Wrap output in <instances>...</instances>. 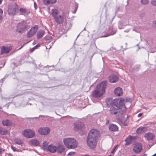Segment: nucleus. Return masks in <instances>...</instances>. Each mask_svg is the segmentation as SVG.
Masks as SVG:
<instances>
[{
  "instance_id": "31",
  "label": "nucleus",
  "mask_w": 156,
  "mask_h": 156,
  "mask_svg": "<svg viewBox=\"0 0 156 156\" xmlns=\"http://www.w3.org/2000/svg\"><path fill=\"white\" fill-rule=\"evenodd\" d=\"M141 2L143 4L146 5L149 3V1L148 0H141Z\"/></svg>"
},
{
  "instance_id": "46",
  "label": "nucleus",
  "mask_w": 156,
  "mask_h": 156,
  "mask_svg": "<svg viewBox=\"0 0 156 156\" xmlns=\"http://www.w3.org/2000/svg\"><path fill=\"white\" fill-rule=\"evenodd\" d=\"M24 46V44L23 45H22L20 48H19L18 50H20V49L21 48H22L23 47V46Z\"/></svg>"
},
{
  "instance_id": "15",
  "label": "nucleus",
  "mask_w": 156,
  "mask_h": 156,
  "mask_svg": "<svg viewBox=\"0 0 156 156\" xmlns=\"http://www.w3.org/2000/svg\"><path fill=\"white\" fill-rule=\"evenodd\" d=\"M114 93L116 95L120 96L122 95V89L120 87H117L115 89Z\"/></svg>"
},
{
  "instance_id": "27",
  "label": "nucleus",
  "mask_w": 156,
  "mask_h": 156,
  "mask_svg": "<svg viewBox=\"0 0 156 156\" xmlns=\"http://www.w3.org/2000/svg\"><path fill=\"white\" fill-rule=\"evenodd\" d=\"M14 141L16 144L18 145H20L23 144V142L20 138H17Z\"/></svg>"
},
{
  "instance_id": "51",
  "label": "nucleus",
  "mask_w": 156,
  "mask_h": 156,
  "mask_svg": "<svg viewBox=\"0 0 156 156\" xmlns=\"http://www.w3.org/2000/svg\"><path fill=\"white\" fill-rule=\"evenodd\" d=\"M155 25L156 26V21L154 22Z\"/></svg>"
},
{
  "instance_id": "24",
  "label": "nucleus",
  "mask_w": 156,
  "mask_h": 156,
  "mask_svg": "<svg viewBox=\"0 0 156 156\" xmlns=\"http://www.w3.org/2000/svg\"><path fill=\"white\" fill-rule=\"evenodd\" d=\"M57 149V150L58 152L59 153H62L64 151L65 148L63 145H60L58 146Z\"/></svg>"
},
{
  "instance_id": "10",
  "label": "nucleus",
  "mask_w": 156,
  "mask_h": 156,
  "mask_svg": "<svg viewBox=\"0 0 156 156\" xmlns=\"http://www.w3.org/2000/svg\"><path fill=\"white\" fill-rule=\"evenodd\" d=\"M12 49L10 45H5L2 46L1 48V55L9 53Z\"/></svg>"
},
{
  "instance_id": "1",
  "label": "nucleus",
  "mask_w": 156,
  "mask_h": 156,
  "mask_svg": "<svg viewBox=\"0 0 156 156\" xmlns=\"http://www.w3.org/2000/svg\"><path fill=\"white\" fill-rule=\"evenodd\" d=\"M110 104L111 106L109 111L112 115H122L126 112V108L124 101L119 99H114Z\"/></svg>"
},
{
  "instance_id": "11",
  "label": "nucleus",
  "mask_w": 156,
  "mask_h": 156,
  "mask_svg": "<svg viewBox=\"0 0 156 156\" xmlns=\"http://www.w3.org/2000/svg\"><path fill=\"white\" fill-rule=\"evenodd\" d=\"M38 131L41 135H46L49 133L50 130L48 127L41 128L38 129Z\"/></svg>"
},
{
  "instance_id": "40",
  "label": "nucleus",
  "mask_w": 156,
  "mask_h": 156,
  "mask_svg": "<svg viewBox=\"0 0 156 156\" xmlns=\"http://www.w3.org/2000/svg\"><path fill=\"white\" fill-rule=\"evenodd\" d=\"M3 13V12L2 10L1 9H0V14H2Z\"/></svg>"
},
{
  "instance_id": "39",
  "label": "nucleus",
  "mask_w": 156,
  "mask_h": 156,
  "mask_svg": "<svg viewBox=\"0 0 156 156\" xmlns=\"http://www.w3.org/2000/svg\"><path fill=\"white\" fill-rule=\"evenodd\" d=\"M142 113H139L138 115V117H141L142 115Z\"/></svg>"
},
{
  "instance_id": "34",
  "label": "nucleus",
  "mask_w": 156,
  "mask_h": 156,
  "mask_svg": "<svg viewBox=\"0 0 156 156\" xmlns=\"http://www.w3.org/2000/svg\"><path fill=\"white\" fill-rule=\"evenodd\" d=\"M78 4L77 3H76L75 5V10L73 12V13H75L76 12L77 10V8H78Z\"/></svg>"
},
{
  "instance_id": "47",
  "label": "nucleus",
  "mask_w": 156,
  "mask_h": 156,
  "mask_svg": "<svg viewBox=\"0 0 156 156\" xmlns=\"http://www.w3.org/2000/svg\"><path fill=\"white\" fill-rule=\"evenodd\" d=\"M82 156H90L89 155L86 154L82 155Z\"/></svg>"
},
{
  "instance_id": "29",
  "label": "nucleus",
  "mask_w": 156,
  "mask_h": 156,
  "mask_svg": "<svg viewBox=\"0 0 156 156\" xmlns=\"http://www.w3.org/2000/svg\"><path fill=\"white\" fill-rule=\"evenodd\" d=\"M129 136L130 137L131 136ZM125 141L126 142V143L125 144V145L127 146L130 144V143L131 142L130 137L129 138V136L127 138H126V139Z\"/></svg>"
},
{
  "instance_id": "44",
  "label": "nucleus",
  "mask_w": 156,
  "mask_h": 156,
  "mask_svg": "<svg viewBox=\"0 0 156 156\" xmlns=\"http://www.w3.org/2000/svg\"><path fill=\"white\" fill-rule=\"evenodd\" d=\"M8 156H12V155L10 153H9V154H8Z\"/></svg>"
},
{
  "instance_id": "30",
  "label": "nucleus",
  "mask_w": 156,
  "mask_h": 156,
  "mask_svg": "<svg viewBox=\"0 0 156 156\" xmlns=\"http://www.w3.org/2000/svg\"><path fill=\"white\" fill-rule=\"evenodd\" d=\"M7 133V131L2 128L0 127V134L2 135H5Z\"/></svg>"
},
{
  "instance_id": "33",
  "label": "nucleus",
  "mask_w": 156,
  "mask_h": 156,
  "mask_svg": "<svg viewBox=\"0 0 156 156\" xmlns=\"http://www.w3.org/2000/svg\"><path fill=\"white\" fill-rule=\"evenodd\" d=\"M151 3L152 5L156 6V0H151Z\"/></svg>"
},
{
  "instance_id": "42",
  "label": "nucleus",
  "mask_w": 156,
  "mask_h": 156,
  "mask_svg": "<svg viewBox=\"0 0 156 156\" xmlns=\"http://www.w3.org/2000/svg\"><path fill=\"white\" fill-rule=\"evenodd\" d=\"M116 148V147H115L113 149V150L112 151V152H111V153H113L114 152V151L115 150V148Z\"/></svg>"
},
{
  "instance_id": "2",
  "label": "nucleus",
  "mask_w": 156,
  "mask_h": 156,
  "mask_svg": "<svg viewBox=\"0 0 156 156\" xmlns=\"http://www.w3.org/2000/svg\"><path fill=\"white\" fill-rule=\"evenodd\" d=\"M99 131L94 129H91L89 132L87 139V144L89 147L94 149L97 144V139L99 136Z\"/></svg>"
},
{
  "instance_id": "18",
  "label": "nucleus",
  "mask_w": 156,
  "mask_h": 156,
  "mask_svg": "<svg viewBox=\"0 0 156 156\" xmlns=\"http://www.w3.org/2000/svg\"><path fill=\"white\" fill-rule=\"evenodd\" d=\"M57 149V148L56 146L50 145L48 146V147L46 151H48L51 153H54L56 151Z\"/></svg>"
},
{
  "instance_id": "35",
  "label": "nucleus",
  "mask_w": 156,
  "mask_h": 156,
  "mask_svg": "<svg viewBox=\"0 0 156 156\" xmlns=\"http://www.w3.org/2000/svg\"><path fill=\"white\" fill-rule=\"evenodd\" d=\"M12 149L14 151H17V150L16 149V147L13 146H11V147Z\"/></svg>"
},
{
  "instance_id": "16",
  "label": "nucleus",
  "mask_w": 156,
  "mask_h": 156,
  "mask_svg": "<svg viewBox=\"0 0 156 156\" xmlns=\"http://www.w3.org/2000/svg\"><path fill=\"white\" fill-rule=\"evenodd\" d=\"M19 11L20 13V14L22 15H27L30 13V12L29 10L25 8H20Z\"/></svg>"
},
{
  "instance_id": "4",
  "label": "nucleus",
  "mask_w": 156,
  "mask_h": 156,
  "mask_svg": "<svg viewBox=\"0 0 156 156\" xmlns=\"http://www.w3.org/2000/svg\"><path fill=\"white\" fill-rule=\"evenodd\" d=\"M51 14L55 22L58 24H62L64 20L63 15L59 13L58 9H52Z\"/></svg>"
},
{
  "instance_id": "32",
  "label": "nucleus",
  "mask_w": 156,
  "mask_h": 156,
  "mask_svg": "<svg viewBox=\"0 0 156 156\" xmlns=\"http://www.w3.org/2000/svg\"><path fill=\"white\" fill-rule=\"evenodd\" d=\"M51 36L50 35L46 36L44 37V39L46 40H49L52 39Z\"/></svg>"
},
{
  "instance_id": "13",
  "label": "nucleus",
  "mask_w": 156,
  "mask_h": 156,
  "mask_svg": "<svg viewBox=\"0 0 156 156\" xmlns=\"http://www.w3.org/2000/svg\"><path fill=\"white\" fill-rule=\"evenodd\" d=\"M142 148L141 144L140 143H137L134 146L133 148V150L135 152L139 153L141 151Z\"/></svg>"
},
{
  "instance_id": "43",
  "label": "nucleus",
  "mask_w": 156,
  "mask_h": 156,
  "mask_svg": "<svg viewBox=\"0 0 156 156\" xmlns=\"http://www.w3.org/2000/svg\"><path fill=\"white\" fill-rule=\"evenodd\" d=\"M2 16L1 15V14H0V21L2 19Z\"/></svg>"
},
{
  "instance_id": "8",
  "label": "nucleus",
  "mask_w": 156,
  "mask_h": 156,
  "mask_svg": "<svg viewBox=\"0 0 156 156\" xmlns=\"http://www.w3.org/2000/svg\"><path fill=\"white\" fill-rule=\"evenodd\" d=\"M38 28V25H35L31 28L27 34V37H30L33 36L36 33Z\"/></svg>"
},
{
  "instance_id": "5",
  "label": "nucleus",
  "mask_w": 156,
  "mask_h": 156,
  "mask_svg": "<svg viewBox=\"0 0 156 156\" xmlns=\"http://www.w3.org/2000/svg\"><path fill=\"white\" fill-rule=\"evenodd\" d=\"M64 144L66 147L69 149H75L77 147L78 142L73 138H67L64 139Z\"/></svg>"
},
{
  "instance_id": "48",
  "label": "nucleus",
  "mask_w": 156,
  "mask_h": 156,
  "mask_svg": "<svg viewBox=\"0 0 156 156\" xmlns=\"http://www.w3.org/2000/svg\"><path fill=\"white\" fill-rule=\"evenodd\" d=\"M2 0H0V5L2 3Z\"/></svg>"
},
{
  "instance_id": "3",
  "label": "nucleus",
  "mask_w": 156,
  "mask_h": 156,
  "mask_svg": "<svg viewBox=\"0 0 156 156\" xmlns=\"http://www.w3.org/2000/svg\"><path fill=\"white\" fill-rule=\"evenodd\" d=\"M107 83V81H103L96 86V89L92 93L93 97L99 98L103 95L105 92Z\"/></svg>"
},
{
  "instance_id": "17",
  "label": "nucleus",
  "mask_w": 156,
  "mask_h": 156,
  "mask_svg": "<svg viewBox=\"0 0 156 156\" xmlns=\"http://www.w3.org/2000/svg\"><path fill=\"white\" fill-rule=\"evenodd\" d=\"M118 80V78L116 76L112 75L109 77V80L110 82L114 83L117 82Z\"/></svg>"
},
{
  "instance_id": "54",
  "label": "nucleus",
  "mask_w": 156,
  "mask_h": 156,
  "mask_svg": "<svg viewBox=\"0 0 156 156\" xmlns=\"http://www.w3.org/2000/svg\"><path fill=\"white\" fill-rule=\"evenodd\" d=\"M108 156H112L111 155H109Z\"/></svg>"
},
{
  "instance_id": "52",
  "label": "nucleus",
  "mask_w": 156,
  "mask_h": 156,
  "mask_svg": "<svg viewBox=\"0 0 156 156\" xmlns=\"http://www.w3.org/2000/svg\"><path fill=\"white\" fill-rule=\"evenodd\" d=\"M128 117H129V116L128 115H127V118H128Z\"/></svg>"
},
{
  "instance_id": "22",
  "label": "nucleus",
  "mask_w": 156,
  "mask_h": 156,
  "mask_svg": "<svg viewBox=\"0 0 156 156\" xmlns=\"http://www.w3.org/2000/svg\"><path fill=\"white\" fill-rule=\"evenodd\" d=\"M56 0H44V3L45 5H50L56 3Z\"/></svg>"
},
{
  "instance_id": "28",
  "label": "nucleus",
  "mask_w": 156,
  "mask_h": 156,
  "mask_svg": "<svg viewBox=\"0 0 156 156\" xmlns=\"http://www.w3.org/2000/svg\"><path fill=\"white\" fill-rule=\"evenodd\" d=\"M42 146L43 149L44 150L46 151L48 147V146H49L48 145V143L46 141H44L43 142Z\"/></svg>"
},
{
  "instance_id": "55",
  "label": "nucleus",
  "mask_w": 156,
  "mask_h": 156,
  "mask_svg": "<svg viewBox=\"0 0 156 156\" xmlns=\"http://www.w3.org/2000/svg\"><path fill=\"white\" fill-rule=\"evenodd\" d=\"M51 48V46H50L49 48Z\"/></svg>"
},
{
  "instance_id": "23",
  "label": "nucleus",
  "mask_w": 156,
  "mask_h": 156,
  "mask_svg": "<svg viewBox=\"0 0 156 156\" xmlns=\"http://www.w3.org/2000/svg\"><path fill=\"white\" fill-rule=\"evenodd\" d=\"M45 32L43 30H41L39 31L37 34V38L40 39L42 38L44 35Z\"/></svg>"
},
{
  "instance_id": "41",
  "label": "nucleus",
  "mask_w": 156,
  "mask_h": 156,
  "mask_svg": "<svg viewBox=\"0 0 156 156\" xmlns=\"http://www.w3.org/2000/svg\"><path fill=\"white\" fill-rule=\"evenodd\" d=\"M73 153H74V152H70L69 153L68 155H70L72 154Z\"/></svg>"
},
{
  "instance_id": "7",
  "label": "nucleus",
  "mask_w": 156,
  "mask_h": 156,
  "mask_svg": "<svg viewBox=\"0 0 156 156\" xmlns=\"http://www.w3.org/2000/svg\"><path fill=\"white\" fill-rule=\"evenodd\" d=\"M8 8V12L9 16H13L18 13V6L16 3L10 4Z\"/></svg>"
},
{
  "instance_id": "9",
  "label": "nucleus",
  "mask_w": 156,
  "mask_h": 156,
  "mask_svg": "<svg viewBox=\"0 0 156 156\" xmlns=\"http://www.w3.org/2000/svg\"><path fill=\"white\" fill-rule=\"evenodd\" d=\"M23 133L25 137L27 138H32L35 135V133L34 131L30 129L24 130Z\"/></svg>"
},
{
  "instance_id": "45",
  "label": "nucleus",
  "mask_w": 156,
  "mask_h": 156,
  "mask_svg": "<svg viewBox=\"0 0 156 156\" xmlns=\"http://www.w3.org/2000/svg\"><path fill=\"white\" fill-rule=\"evenodd\" d=\"M109 123V121L108 120L107 121H106V124H108Z\"/></svg>"
},
{
  "instance_id": "26",
  "label": "nucleus",
  "mask_w": 156,
  "mask_h": 156,
  "mask_svg": "<svg viewBox=\"0 0 156 156\" xmlns=\"http://www.w3.org/2000/svg\"><path fill=\"white\" fill-rule=\"evenodd\" d=\"M2 123L3 125L6 126H10L11 125V122L9 120H3L2 121Z\"/></svg>"
},
{
  "instance_id": "20",
  "label": "nucleus",
  "mask_w": 156,
  "mask_h": 156,
  "mask_svg": "<svg viewBox=\"0 0 156 156\" xmlns=\"http://www.w3.org/2000/svg\"><path fill=\"white\" fill-rule=\"evenodd\" d=\"M30 144L34 146H39L40 143L39 141L36 139H32L30 141Z\"/></svg>"
},
{
  "instance_id": "50",
  "label": "nucleus",
  "mask_w": 156,
  "mask_h": 156,
  "mask_svg": "<svg viewBox=\"0 0 156 156\" xmlns=\"http://www.w3.org/2000/svg\"><path fill=\"white\" fill-rule=\"evenodd\" d=\"M3 79H2L1 80V81H2L3 80Z\"/></svg>"
},
{
  "instance_id": "19",
  "label": "nucleus",
  "mask_w": 156,
  "mask_h": 156,
  "mask_svg": "<svg viewBox=\"0 0 156 156\" xmlns=\"http://www.w3.org/2000/svg\"><path fill=\"white\" fill-rule=\"evenodd\" d=\"M109 128L111 131H116L118 130V127L116 125L113 124H111L109 125Z\"/></svg>"
},
{
  "instance_id": "53",
  "label": "nucleus",
  "mask_w": 156,
  "mask_h": 156,
  "mask_svg": "<svg viewBox=\"0 0 156 156\" xmlns=\"http://www.w3.org/2000/svg\"><path fill=\"white\" fill-rule=\"evenodd\" d=\"M85 29L86 28H84V30H85Z\"/></svg>"
},
{
  "instance_id": "25",
  "label": "nucleus",
  "mask_w": 156,
  "mask_h": 156,
  "mask_svg": "<svg viewBox=\"0 0 156 156\" xmlns=\"http://www.w3.org/2000/svg\"><path fill=\"white\" fill-rule=\"evenodd\" d=\"M116 33V30L115 29L112 28L109 29V32L108 35L105 37H107L111 35H112L115 34Z\"/></svg>"
},
{
  "instance_id": "6",
  "label": "nucleus",
  "mask_w": 156,
  "mask_h": 156,
  "mask_svg": "<svg viewBox=\"0 0 156 156\" xmlns=\"http://www.w3.org/2000/svg\"><path fill=\"white\" fill-rule=\"evenodd\" d=\"M27 28V25L26 21L25 20H23L17 24L16 31L18 33L22 34L26 31Z\"/></svg>"
},
{
  "instance_id": "49",
  "label": "nucleus",
  "mask_w": 156,
  "mask_h": 156,
  "mask_svg": "<svg viewBox=\"0 0 156 156\" xmlns=\"http://www.w3.org/2000/svg\"><path fill=\"white\" fill-rule=\"evenodd\" d=\"M55 41H54V42H52L51 43L52 44H53L55 43Z\"/></svg>"
},
{
  "instance_id": "21",
  "label": "nucleus",
  "mask_w": 156,
  "mask_h": 156,
  "mask_svg": "<svg viewBox=\"0 0 156 156\" xmlns=\"http://www.w3.org/2000/svg\"><path fill=\"white\" fill-rule=\"evenodd\" d=\"M147 129V128L145 127H141L138 128L136 132L138 134H141L144 133Z\"/></svg>"
},
{
  "instance_id": "12",
  "label": "nucleus",
  "mask_w": 156,
  "mask_h": 156,
  "mask_svg": "<svg viewBox=\"0 0 156 156\" xmlns=\"http://www.w3.org/2000/svg\"><path fill=\"white\" fill-rule=\"evenodd\" d=\"M84 124L81 122L76 123L74 124V129L76 131H78L82 129L84 127Z\"/></svg>"
},
{
  "instance_id": "56",
  "label": "nucleus",
  "mask_w": 156,
  "mask_h": 156,
  "mask_svg": "<svg viewBox=\"0 0 156 156\" xmlns=\"http://www.w3.org/2000/svg\"><path fill=\"white\" fill-rule=\"evenodd\" d=\"M144 156H146V155H144Z\"/></svg>"
},
{
  "instance_id": "38",
  "label": "nucleus",
  "mask_w": 156,
  "mask_h": 156,
  "mask_svg": "<svg viewBox=\"0 0 156 156\" xmlns=\"http://www.w3.org/2000/svg\"><path fill=\"white\" fill-rule=\"evenodd\" d=\"M38 47V45H36L33 48V50H34V49H36L37 48V47Z\"/></svg>"
},
{
  "instance_id": "14",
  "label": "nucleus",
  "mask_w": 156,
  "mask_h": 156,
  "mask_svg": "<svg viewBox=\"0 0 156 156\" xmlns=\"http://www.w3.org/2000/svg\"><path fill=\"white\" fill-rule=\"evenodd\" d=\"M145 139L148 141L152 140L154 137V134L152 133H148L144 135Z\"/></svg>"
},
{
  "instance_id": "37",
  "label": "nucleus",
  "mask_w": 156,
  "mask_h": 156,
  "mask_svg": "<svg viewBox=\"0 0 156 156\" xmlns=\"http://www.w3.org/2000/svg\"><path fill=\"white\" fill-rule=\"evenodd\" d=\"M5 150L3 149L2 148L0 147V154H1L2 152H4Z\"/></svg>"
},
{
  "instance_id": "36",
  "label": "nucleus",
  "mask_w": 156,
  "mask_h": 156,
  "mask_svg": "<svg viewBox=\"0 0 156 156\" xmlns=\"http://www.w3.org/2000/svg\"><path fill=\"white\" fill-rule=\"evenodd\" d=\"M34 6L35 9H36L37 8V4L35 2H34Z\"/></svg>"
}]
</instances>
